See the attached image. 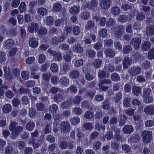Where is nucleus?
Masks as SVG:
<instances>
[{"instance_id": "obj_41", "label": "nucleus", "mask_w": 154, "mask_h": 154, "mask_svg": "<svg viewBox=\"0 0 154 154\" xmlns=\"http://www.w3.org/2000/svg\"><path fill=\"white\" fill-rule=\"evenodd\" d=\"M99 36L103 38H105L108 35L107 30L106 29L103 28L98 32Z\"/></svg>"}, {"instance_id": "obj_55", "label": "nucleus", "mask_w": 154, "mask_h": 154, "mask_svg": "<svg viewBox=\"0 0 154 154\" xmlns=\"http://www.w3.org/2000/svg\"><path fill=\"white\" fill-rule=\"evenodd\" d=\"M50 69L54 72H57L58 71V66L55 63H53L51 65Z\"/></svg>"}, {"instance_id": "obj_49", "label": "nucleus", "mask_w": 154, "mask_h": 154, "mask_svg": "<svg viewBox=\"0 0 154 154\" xmlns=\"http://www.w3.org/2000/svg\"><path fill=\"white\" fill-rule=\"evenodd\" d=\"M140 137L137 134H133L131 136V140L135 143H137L139 141L140 139Z\"/></svg>"}, {"instance_id": "obj_59", "label": "nucleus", "mask_w": 154, "mask_h": 154, "mask_svg": "<svg viewBox=\"0 0 154 154\" xmlns=\"http://www.w3.org/2000/svg\"><path fill=\"white\" fill-rule=\"evenodd\" d=\"M36 114L35 109L33 108H32L29 109V116L30 118H32L35 116Z\"/></svg>"}, {"instance_id": "obj_61", "label": "nucleus", "mask_w": 154, "mask_h": 154, "mask_svg": "<svg viewBox=\"0 0 154 154\" xmlns=\"http://www.w3.org/2000/svg\"><path fill=\"white\" fill-rule=\"evenodd\" d=\"M18 123L15 122L11 121V122L10 125L9 129L12 132L15 129V127L18 125Z\"/></svg>"}, {"instance_id": "obj_64", "label": "nucleus", "mask_w": 154, "mask_h": 154, "mask_svg": "<svg viewBox=\"0 0 154 154\" xmlns=\"http://www.w3.org/2000/svg\"><path fill=\"white\" fill-rule=\"evenodd\" d=\"M148 57L149 59H154V48L150 50L148 53Z\"/></svg>"}, {"instance_id": "obj_30", "label": "nucleus", "mask_w": 154, "mask_h": 154, "mask_svg": "<svg viewBox=\"0 0 154 154\" xmlns=\"http://www.w3.org/2000/svg\"><path fill=\"white\" fill-rule=\"evenodd\" d=\"M18 92L20 94H27L30 92V91L28 88L21 87L18 90Z\"/></svg>"}, {"instance_id": "obj_47", "label": "nucleus", "mask_w": 154, "mask_h": 154, "mask_svg": "<svg viewBox=\"0 0 154 154\" xmlns=\"http://www.w3.org/2000/svg\"><path fill=\"white\" fill-rule=\"evenodd\" d=\"M111 146L112 148L117 151L119 150L120 148L119 143L116 142H112L111 143Z\"/></svg>"}, {"instance_id": "obj_57", "label": "nucleus", "mask_w": 154, "mask_h": 154, "mask_svg": "<svg viewBox=\"0 0 154 154\" xmlns=\"http://www.w3.org/2000/svg\"><path fill=\"white\" fill-rule=\"evenodd\" d=\"M122 97V94L121 92H118L116 95L114 97V101L116 103L118 102Z\"/></svg>"}, {"instance_id": "obj_19", "label": "nucleus", "mask_w": 154, "mask_h": 154, "mask_svg": "<svg viewBox=\"0 0 154 154\" xmlns=\"http://www.w3.org/2000/svg\"><path fill=\"white\" fill-rule=\"evenodd\" d=\"M146 33L149 36L154 35V25H149L147 27Z\"/></svg>"}, {"instance_id": "obj_25", "label": "nucleus", "mask_w": 154, "mask_h": 154, "mask_svg": "<svg viewBox=\"0 0 154 154\" xmlns=\"http://www.w3.org/2000/svg\"><path fill=\"white\" fill-rule=\"evenodd\" d=\"M82 97L80 96H75L72 100V102L75 105L79 104L82 100Z\"/></svg>"}, {"instance_id": "obj_37", "label": "nucleus", "mask_w": 154, "mask_h": 154, "mask_svg": "<svg viewBox=\"0 0 154 154\" xmlns=\"http://www.w3.org/2000/svg\"><path fill=\"white\" fill-rule=\"evenodd\" d=\"M152 92L151 89L148 88H144L143 92V97L149 95H152Z\"/></svg>"}, {"instance_id": "obj_11", "label": "nucleus", "mask_w": 154, "mask_h": 154, "mask_svg": "<svg viewBox=\"0 0 154 154\" xmlns=\"http://www.w3.org/2000/svg\"><path fill=\"white\" fill-rule=\"evenodd\" d=\"M23 130V128L21 126H17L15 127V129L12 132L13 136V138L14 139H16V137L19 135L20 132L22 131Z\"/></svg>"}, {"instance_id": "obj_33", "label": "nucleus", "mask_w": 154, "mask_h": 154, "mask_svg": "<svg viewBox=\"0 0 154 154\" xmlns=\"http://www.w3.org/2000/svg\"><path fill=\"white\" fill-rule=\"evenodd\" d=\"M102 63L101 60L99 59H96L93 62V65L95 68L98 69L100 67Z\"/></svg>"}, {"instance_id": "obj_16", "label": "nucleus", "mask_w": 154, "mask_h": 154, "mask_svg": "<svg viewBox=\"0 0 154 154\" xmlns=\"http://www.w3.org/2000/svg\"><path fill=\"white\" fill-rule=\"evenodd\" d=\"M79 71L76 70H72L70 72L69 77L71 79H75L79 77Z\"/></svg>"}, {"instance_id": "obj_6", "label": "nucleus", "mask_w": 154, "mask_h": 154, "mask_svg": "<svg viewBox=\"0 0 154 154\" xmlns=\"http://www.w3.org/2000/svg\"><path fill=\"white\" fill-rule=\"evenodd\" d=\"M111 0H101L100 6L103 9H106L109 8L110 6Z\"/></svg>"}, {"instance_id": "obj_14", "label": "nucleus", "mask_w": 154, "mask_h": 154, "mask_svg": "<svg viewBox=\"0 0 154 154\" xmlns=\"http://www.w3.org/2000/svg\"><path fill=\"white\" fill-rule=\"evenodd\" d=\"M38 39L35 37H32L31 38L29 42V46L33 48L36 47L38 45Z\"/></svg>"}, {"instance_id": "obj_60", "label": "nucleus", "mask_w": 154, "mask_h": 154, "mask_svg": "<svg viewBox=\"0 0 154 154\" xmlns=\"http://www.w3.org/2000/svg\"><path fill=\"white\" fill-rule=\"evenodd\" d=\"M83 63L84 61L83 59H79L75 62L74 65L75 67H79L82 66L83 65Z\"/></svg>"}, {"instance_id": "obj_29", "label": "nucleus", "mask_w": 154, "mask_h": 154, "mask_svg": "<svg viewBox=\"0 0 154 154\" xmlns=\"http://www.w3.org/2000/svg\"><path fill=\"white\" fill-rule=\"evenodd\" d=\"M132 91L134 94L138 96L141 93V88L137 86H134L132 89Z\"/></svg>"}, {"instance_id": "obj_50", "label": "nucleus", "mask_w": 154, "mask_h": 154, "mask_svg": "<svg viewBox=\"0 0 154 154\" xmlns=\"http://www.w3.org/2000/svg\"><path fill=\"white\" fill-rule=\"evenodd\" d=\"M70 121L72 125H76L79 123L80 119L78 117L75 116L71 118Z\"/></svg>"}, {"instance_id": "obj_52", "label": "nucleus", "mask_w": 154, "mask_h": 154, "mask_svg": "<svg viewBox=\"0 0 154 154\" xmlns=\"http://www.w3.org/2000/svg\"><path fill=\"white\" fill-rule=\"evenodd\" d=\"M94 26V23L93 21L89 20L86 24L85 26V29H89L93 28Z\"/></svg>"}, {"instance_id": "obj_44", "label": "nucleus", "mask_w": 154, "mask_h": 154, "mask_svg": "<svg viewBox=\"0 0 154 154\" xmlns=\"http://www.w3.org/2000/svg\"><path fill=\"white\" fill-rule=\"evenodd\" d=\"M143 101L148 103H151L153 100V98L152 95H149L143 98Z\"/></svg>"}, {"instance_id": "obj_12", "label": "nucleus", "mask_w": 154, "mask_h": 154, "mask_svg": "<svg viewBox=\"0 0 154 154\" xmlns=\"http://www.w3.org/2000/svg\"><path fill=\"white\" fill-rule=\"evenodd\" d=\"M134 128L133 126L131 125H126L123 127L122 131L126 134H131L133 131Z\"/></svg>"}, {"instance_id": "obj_1", "label": "nucleus", "mask_w": 154, "mask_h": 154, "mask_svg": "<svg viewBox=\"0 0 154 154\" xmlns=\"http://www.w3.org/2000/svg\"><path fill=\"white\" fill-rule=\"evenodd\" d=\"M152 133L149 131H143L141 134V137L143 139V141L145 143H149L151 140L152 138Z\"/></svg>"}, {"instance_id": "obj_32", "label": "nucleus", "mask_w": 154, "mask_h": 154, "mask_svg": "<svg viewBox=\"0 0 154 154\" xmlns=\"http://www.w3.org/2000/svg\"><path fill=\"white\" fill-rule=\"evenodd\" d=\"M90 17V13L87 11H84L81 14V17L84 20H86Z\"/></svg>"}, {"instance_id": "obj_2", "label": "nucleus", "mask_w": 154, "mask_h": 154, "mask_svg": "<svg viewBox=\"0 0 154 154\" xmlns=\"http://www.w3.org/2000/svg\"><path fill=\"white\" fill-rule=\"evenodd\" d=\"M60 126L61 132L63 134L69 132L71 129L69 123L65 121H63L60 123Z\"/></svg>"}, {"instance_id": "obj_28", "label": "nucleus", "mask_w": 154, "mask_h": 154, "mask_svg": "<svg viewBox=\"0 0 154 154\" xmlns=\"http://www.w3.org/2000/svg\"><path fill=\"white\" fill-rule=\"evenodd\" d=\"M95 95V93L90 90H88L86 92L85 94V96L90 100H91L93 98Z\"/></svg>"}, {"instance_id": "obj_13", "label": "nucleus", "mask_w": 154, "mask_h": 154, "mask_svg": "<svg viewBox=\"0 0 154 154\" xmlns=\"http://www.w3.org/2000/svg\"><path fill=\"white\" fill-rule=\"evenodd\" d=\"M64 98L63 94L60 93L55 94L53 97L54 100L57 103L61 102Z\"/></svg>"}, {"instance_id": "obj_5", "label": "nucleus", "mask_w": 154, "mask_h": 154, "mask_svg": "<svg viewBox=\"0 0 154 154\" xmlns=\"http://www.w3.org/2000/svg\"><path fill=\"white\" fill-rule=\"evenodd\" d=\"M141 71V68L140 66H133L131 67L128 70V72L130 75L135 76L140 73Z\"/></svg>"}, {"instance_id": "obj_45", "label": "nucleus", "mask_w": 154, "mask_h": 154, "mask_svg": "<svg viewBox=\"0 0 154 154\" xmlns=\"http://www.w3.org/2000/svg\"><path fill=\"white\" fill-rule=\"evenodd\" d=\"M111 79L113 81L117 82L120 80V77L119 75L116 73H113L111 75Z\"/></svg>"}, {"instance_id": "obj_10", "label": "nucleus", "mask_w": 154, "mask_h": 154, "mask_svg": "<svg viewBox=\"0 0 154 154\" xmlns=\"http://www.w3.org/2000/svg\"><path fill=\"white\" fill-rule=\"evenodd\" d=\"M39 26L38 24L36 23H32L28 26V30L29 32L33 33L34 31L36 32L38 29Z\"/></svg>"}, {"instance_id": "obj_8", "label": "nucleus", "mask_w": 154, "mask_h": 154, "mask_svg": "<svg viewBox=\"0 0 154 154\" xmlns=\"http://www.w3.org/2000/svg\"><path fill=\"white\" fill-rule=\"evenodd\" d=\"M144 112L147 115H152L154 114V106L149 105L146 106L144 109Z\"/></svg>"}, {"instance_id": "obj_3", "label": "nucleus", "mask_w": 154, "mask_h": 154, "mask_svg": "<svg viewBox=\"0 0 154 154\" xmlns=\"http://www.w3.org/2000/svg\"><path fill=\"white\" fill-rule=\"evenodd\" d=\"M113 29L114 31V35L118 38H119L122 36L123 33L124 29L123 26L120 25L117 27L114 26L113 27Z\"/></svg>"}, {"instance_id": "obj_58", "label": "nucleus", "mask_w": 154, "mask_h": 154, "mask_svg": "<svg viewBox=\"0 0 154 154\" xmlns=\"http://www.w3.org/2000/svg\"><path fill=\"white\" fill-rule=\"evenodd\" d=\"M59 48L64 51L68 50L69 48V45L66 43H62L59 46Z\"/></svg>"}, {"instance_id": "obj_35", "label": "nucleus", "mask_w": 154, "mask_h": 154, "mask_svg": "<svg viewBox=\"0 0 154 154\" xmlns=\"http://www.w3.org/2000/svg\"><path fill=\"white\" fill-rule=\"evenodd\" d=\"M77 91V89L76 87L74 85L70 86L67 89V92H69V91L71 93H76Z\"/></svg>"}, {"instance_id": "obj_39", "label": "nucleus", "mask_w": 154, "mask_h": 154, "mask_svg": "<svg viewBox=\"0 0 154 154\" xmlns=\"http://www.w3.org/2000/svg\"><path fill=\"white\" fill-rule=\"evenodd\" d=\"M131 5L128 2H123L122 6V8L125 11H127L131 8Z\"/></svg>"}, {"instance_id": "obj_21", "label": "nucleus", "mask_w": 154, "mask_h": 154, "mask_svg": "<svg viewBox=\"0 0 154 154\" xmlns=\"http://www.w3.org/2000/svg\"><path fill=\"white\" fill-rule=\"evenodd\" d=\"M120 9L118 6H114L111 9L110 13L114 15H118L120 13Z\"/></svg>"}, {"instance_id": "obj_27", "label": "nucleus", "mask_w": 154, "mask_h": 154, "mask_svg": "<svg viewBox=\"0 0 154 154\" xmlns=\"http://www.w3.org/2000/svg\"><path fill=\"white\" fill-rule=\"evenodd\" d=\"M96 54V52L93 50L88 49L86 51V56L89 58L94 57Z\"/></svg>"}, {"instance_id": "obj_38", "label": "nucleus", "mask_w": 154, "mask_h": 154, "mask_svg": "<svg viewBox=\"0 0 154 154\" xmlns=\"http://www.w3.org/2000/svg\"><path fill=\"white\" fill-rule=\"evenodd\" d=\"M45 22L46 24L48 26L51 25L54 23V18L51 16H48L46 18Z\"/></svg>"}, {"instance_id": "obj_24", "label": "nucleus", "mask_w": 154, "mask_h": 154, "mask_svg": "<svg viewBox=\"0 0 154 154\" xmlns=\"http://www.w3.org/2000/svg\"><path fill=\"white\" fill-rule=\"evenodd\" d=\"M58 109L57 105L54 104L50 105L49 107V111L52 114H55L57 112V111L58 110Z\"/></svg>"}, {"instance_id": "obj_31", "label": "nucleus", "mask_w": 154, "mask_h": 154, "mask_svg": "<svg viewBox=\"0 0 154 154\" xmlns=\"http://www.w3.org/2000/svg\"><path fill=\"white\" fill-rule=\"evenodd\" d=\"M142 49L145 51L148 50L150 47L151 44L149 41H146L142 44Z\"/></svg>"}, {"instance_id": "obj_56", "label": "nucleus", "mask_w": 154, "mask_h": 154, "mask_svg": "<svg viewBox=\"0 0 154 154\" xmlns=\"http://www.w3.org/2000/svg\"><path fill=\"white\" fill-rule=\"evenodd\" d=\"M116 21L112 18L109 19L106 23V26L108 27L112 26L115 25Z\"/></svg>"}, {"instance_id": "obj_51", "label": "nucleus", "mask_w": 154, "mask_h": 154, "mask_svg": "<svg viewBox=\"0 0 154 154\" xmlns=\"http://www.w3.org/2000/svg\"><path fill=\"white\" fill-rule=\"evenodd\" d=\"M132 48L129 45L125 46L123 48V52L125 54H128L131 51Z\"/></svg>"}, {"instance_id": "obj_20", "label": "nucleus", "mask_w": 154, "mask_h": 154, "mask_svg": "<svg viewBox=\"0 0 154 154\" xmlns=\"http://www.w3.org/2000/svg\"><path fill=\"white\" fill-rule=\"evenodd\" d=\"M71 105L72 103L68 100L63 102L60 104V106L63 109H67Z\"/></svg>"}, {"instance_id": "obj_22", "label": "nucleus", "mask_w": 154, "mask_h": 154, "mask_svg": "<svg viewBox=\"0 0 154 154\" xmlns=\"http://www.w3.org/2000/svg\"><path fill=\"white\" fill-rule=\"evenodd\" d=\"M14 41L12 39L7 40L5 43V46L7 49H10L12 47L14 44Z\"/></svg>"}, {"instance_id": "obj_53", "label": "nucleus", "mask_w": 154, "mask_h": 154, "mask_svg": "<svg viewBox=\"0 0 154 154\" xmlns=\"http://www.w3.org/2000/svg\"><path fill=\"white\" fill-rule=\"evenodd\" d=\"M69 69L70 67L68 63H63L62 65V71H63L64 73H66L69 70Z\"/></svg>"}, {"instance_id": "obj_46", "label": "nucleus", "mask_w": 154, "mask_h": 154, "mask_svg": "<svg viewBox=\"0 0 154 154\" xmlns=\"http://www.w3.org/2000/svg\"><path fill=\"white\" fill-rule=\"evenodd\" d=\"M122 150L125 153H128L131 150V148L130 146L127 144L123 145L122 146Z\"/></svg>"}, {"instance_id": "obj_15", "label": "nucleus", "mask_w": 154, "mask_h": 154, "mask_svg": "<svg viewBox=\"0 0 154 154\" xmlns=\"http://www.w3.org/2000/svg\"><path fill=\"white\" fill-rule=\"evenodd\" d=\"M59 83L60 85L65 86L69 84V79L66 76H63L60 79Z\"/></svg>"}, {"instance_id": "obj_23", "label": "nucleus", "mask_w": 154, "mask_h": 154, "mask_svg": "<svg viewBox=\"0 0 154 154\" xmlns=\"http://www.w3.org/2000/svg\"><path fill=\"white\" fill-rule=\"evenodd\" d=\"M35 126L34 123L32 122H29L26 125V129L29 131H32L33 130Z\"/></svg>"}, {"instance_id": "obj_34", "label": "nucleus", "mask_w": 154, "mask_h": 154, "mask_svg": "<svg viewBox=\"0 0 154 154\" xmlns=\"http://www.w3.org/2000/svg\"><path fill=\"white\" fill-rule=\"evenodd\" d=\"M136 19L140 21L143 20L145 18V16L141 12H138L136 15Z\"/></svg>"}, {"instance_id": "obj_4", "label": "nucleus", "mask_w": 154, "mask_h": 154, "mask_svg": "<svg viewBox=\"0 0 154 154\" xmlns=\"http://www.w3.org/2000/svg\"><path fill=\"white\" fill-rule=\"evenodd\" d=\"M141 40L139 38H133L131 40L130 44L136 50L139 49Z\"/></svg>"}, {"instance_id": "obj_54", "label": "nucleus", "mask_w": 154, "mask_h": 154, "mask_svg": "<svg viewBox=\"0 0 154 154\" xmlns=\"http://www.w3.org/2000/svg\"><path fill=\"white\" fill-rule=\"evenodd\" d=\"M73 111L76 115H80L82 112V110L79 107H75L72 109Z\"/></svg>"}, {"instance_id": "obj_17", "label": "nucleus", "mask_w": 154, "mask_h": 154, "mask_svg": "<svg viewBox=\"0 0 154 154\" xmlns=\"http://www.w3.org/2000/svg\"><path fill=\"white\" fill-rule=\"evenodd\" d=\"M80 11V7L79 6L75 5L72 7L69 10V12L72 14H78Z\"/></svg>"}, {"instance_id": "obj_9", "label": "nucleus", "mask_w": 154, "mask_h": 154, "mask_svg": "<svg viewBox=\"0 0 154 154\" xmlns=\"http://www.w3.org/2000/svg\"><path fill=\"white\" fill-rule=\"evenodd\" d=\"M72 51L74 52L81 54L83 52L84 49L80 44H77L72 47Z\"/></svg>"}, {"instance_id": "obj_36", "label": "nucleus", "mask_w": 154, "mask_h": 154, "mask_svg": "<svg viewBox=\"0 0 154 154\" xmlns=\"http://www.w3.org/2000/svg\"><path fill=\"white\" fill-rule=\"evenodd\" d=\"M62 8L61 5L59 3H57L53 6L52 10L54 11L58 12L61 10Z\"/></svg>"}, {"instance_id": "obj_40", "label": "nucleus", "mask_w": 154, "mask_h": 154, "mask_svg": "<svg viewBox=\"0 0 154 154\" xmlns=\"http://www.w3.org/2000/svg\"><path fill=\"white\" fill-rule=\"evenodd\" d=\"M14 151L13 148L11 146H8L6 147L5 149V154H12Z\"/></svg>"}, {"instance_id": "obj_48", "label": "nucleus", "mask_w": 154, "mask_h": 154, "mask_svg": "<svg viewBox=\"0 0 154 154\" xmlns=\"http://www.w3.org/2000/svg\"><path fill=\"white\" fill-rule=\"evenodd\" d=\"M94 115L92 112L90 111H87L84 114V117L86 119H90L94 117Z\"/></svg>"}, {"instance_id": "obj_7", "label": "nucleus", "mask_w": 154, "mask_h": 154, "mask_svg": "<svg viewBox=\"0 0 154 154\" xmlns=\"http://www.w3.org/2000/svg\"><path fill=\"white\" fill-rule=\"evenodd\" d=\"M132 62V60L128 57H126L123 61V66L124 69H127L130 66Z\"/></svg>"}, {"instance_id": "obj_43", "label": "nucleus", "mask_w": 154, "mask_h": 154, "mask_svg": "<svg viewBox=\"0 0 154 154\" xmlns=\"http://www.w3.org/2000/svg\"><path fill=\"white\" fill-rule=\"evenodd\" d=\"M11 105L9 104H5L3 106L2 110L3 112L5 113L9 112L11 111Z\"/></svg>"}, {"instance_id": "obj_26", "label": "nucleus", "mask_w": 154, "mask_h": 154, "mask_svg": "<svg viewBox=\"0 0 154 154\" xmlns=\"http://www.w3.org/2000/svg\"><path fill=\"white\" fill-rule=\"evenodd\" d=\"M37 13L39 15L44 16L47 14L48 10L45 8L41 7L38 8Z\"/></svg>"}, {"instance_id": "obj_62", "label": "nucleus", "mask_w": 154, "mask_h": 154, "mask_svg": "<svg viewBox=\"0 0 154 154\" xmlns=\"http://www.w3.org/2000/svg\"><path fill=\"white\" fill-rule=\"evenodd\" d=\"M128 20V16H126L125 15H121L118 18V20L121 22L123 23L126 22Z\"/></svg>"}, {"instance_id": "obj_42", "label": "nucleus", "mask_w": 154, "mask_h": 154, "mask_svg": "<svg viewBox=\"0 0 154 154\" xmlns=\"http://www.w3.org/2000/svg\"><path fill=\"white\" fill-rule=\"evenodd\" d=\"M72 31L73 34L75 35H77L80 34L81 30L78 26H75L72 28Z\"/></svg>"}, {"instance_id": "obj_18", "label": "nucleus", "mask_w": 154, "mask_h": 154, "mask_svg": "<svg viewBox=\"0 0 154 154\" xmlns=\"http://www.w3.org/2000/svg\"><path fill=\"white\" fill-rule=\"evenodd\" d=\"M104 54L106 56L110 57L112 58L115 55V51L110 48H107L104 51Z\"/></svg>"}, {"instance_id": "obj_63", "label": "nucleus", "mask_w": 154, "mask_h": 154, "mask_svg": "<svg viewBox=\"0 0 154 154\" xmlns=\"http://www.w3.org/2000/svg\"><path fill=\"white\" fill-rule=\"evenodd\" d=\"M47 30L44 27L41 28L38 31V34L39 35H44L46 34Z\"/></svg>"}]
</instances>
